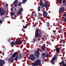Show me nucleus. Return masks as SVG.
<instances>
[{
    "label": "nucleus",
    "instance_id": "obj_46",
    "mask_svg": "<svg viewBox=\"0 0 66 66\" xmlns=\"http://www.w3.org/2000/svg\"><path fill=\"white\" fill-rule=\"evenodd\" d=\"M39 23H40V24H42V23L41 22H39Z\"/></svg>",
    "mask_w": 66,
    "mask_h": 66
},
{
    "label": "nucleus",
    "instance_id": "obj_50",
    "mask_svg": "<svg viewBox=\"0 0 66 66\" xmlns=\"http://www.w3.org/2000/svg\"><path fill=\"white\" fill-rule=\"evenodd\" d=\"M22 45H21V47H22Z\"/></svg>",
    "mask_w": 66,
    "mask_h": 66
},
{
    "label": "nucleus",
    "instance_id": "obj_43",
    "mask_svg": "<svg viewBox=\"0 0 66 66\" xmlns=\"http://www.w3.org/2000/svg\"><path fill=\"white\" fill-rule=\"evenodd\" d=\"M53 32H54V33H55V32H56V30H55V31L54 30H53Z\"/></svg>",
    "mask_w": 66,
    "mask_h": 66
},
{
    "label": "nucleus",
    "instance_id": "obj_37",
    "mask_svg": "<svg viewBox=\"0 0 66 66\" xmlns=\"http://www.w3.org/2000/svg\"><path fill=\"white\" fill-rule=\"evenodd\" d=\"M7 40L8 42H9V41L11 40V39L9 38Z\"/></svg>",
    "mask_w": 66,
    "mask_h": 66
},
{
    "label": "nucleus",
    "instance_id": "obj_47",
    "mask_svg": "<svg viewBox=\"0 0 66 66\" xmlns=\"http://www.w3.org/2000/svg\"><path fill=\"white\" fill-rule=\"evenodd\" d=\"M63 39H60V41H62Z\"/></svg>",
    "mask_w": 66,
    "mask_h": 66
},
{
    "label": "nucleus",
    "instance_id": "obj_24",
    "mask_svg": "<svg viewBox=\"0 0 66 66\" xmlns=\"http://www.w3.org/2000/svg\"><path fill=\"white\" fill-rule=\"evenodd\" d=\"M44 4V5H45V8H47V7H48V3H45Z\"/></svg>",
    "mask_w": 66,
    "mask_h": 66
},
{
    "label": "nucleus",
    "instance_id": "obj_55",
    "mask_svg": "<svg viewBox=\"0 0 66 66\" xmlns=\"http://www.w3.org/2000/svg\"><path fill=\"white\" fill-rule=\"evenodd\" d=\"M56 4H57V2H56Z\"/></svg>",
    "mask_w": 66,
    "mask_h": 66
},
{
    "label": "nucleus",
    "instance_id": "obj_1",
    "mask_svg": "<svg viewBox=\"0 0 66 66\" xmlns=\"http://www.w3.org/2000/svg\"><path fill=\"white\" fill-rule=\"evenodd\" d=\"M38 33H39L38 30V29H36L35 30V38H34L33 39V40L32 41L33 43H34L36 42V39H39V38L41 37L42 35H41V34H39Z\"/></svg>",
    "mask_w": 66,
    "mask_h": 66
},
{
    "label": "nucleus",
    "instance_id": "obj_6",
    "mask_svg": "<svg viewBox=\"0 0 66 66\" xmlns=\"http://www.w3.org/2000/svg\"><path fill=\"white\" fill-rule=\"evenodd\" d=\"M34 55L36 57L37 59H38L39 57V55H40V53L39 51H38L37 50L34 53Z\"/></svg>",
    "mask_w": 66,
    "mask_h": 66
},
{
    "label": "nucleus",
    "instance_id": "obj_25",
    "mask_svg": "<svg viewBox=\"0 0 66 66\" xmlns=\"http://www.w3.org/2000/svg\"><path fill=\"white\" fill-rule=\"evenodd\" d=\"M27 1V0H23V1H22V3L23 4H25Z\"/></svg>",
    "mask_w": 66,
    "mask_h": 66
},
{
    "label": "nucleus",
    "instance_id": "obj_30",
    "mask_svg": "<svg viewBox=\"0 0 66 66\" xmlns=\"http://www.w3.org/2000/svg\"><path fill=\"white\" fill-rule=\"evenodd\" d=\"M40 5L41 6H42L43 5V2H40Z\"/></svg>",
    "mask_w": 66,
    "mask_h": 66
},
{
    "label": "nucleus",
    "instance_id": "obj_36",
    "mask_svg": "<svg viewBox=\"0 0 66 66\" xmlns=\"http://www.w3.org/2000/svg\"><path fill=\"white\" fill-rule=\"evenodd\" d=\"M45 6L44 5V4L43 5L41 6V7L42 8H43V7H44Z\"/></svg>",
    "mask_w": 66,
    "mask_h": 66
},
{
    "label": "nucleus",
    "instance_id": "obj_63",
    "mask_svg": "<svg viewBox=\"0 0 66 66\" xmlns=\"http://www.w3.org/2000/svg\"><path fill=\"white\" fill-rule=\"evenodd\" d=\"M23 26H24V25H23Z\"/></svg>",
    "mask_w": 66,
    "mask_h": 66
},
{
    "label": "nucleus",
    "instance_id": "obj_10",
    "mask_svg": "<svg viewBox=\"0 0 66 66\" xmlns=\"http://www.w3.org/2000/svg\"><path fill=\"white\" fill-rule=\"evenodd\" d=\"M42 57L43 58H45V57H47L49 56V54L44 53H42Z\"/></svg>",
    "mask_w": 66,
    "mask_h": 66
},
{
    "label": "nucleus",
    "instance_id": "obj_22",
    "mask_svg": "<svg viewBox=\"0 0 66 66\" xmlns=\"http://www.w3.org/2000/svg\"><path fill=\"white\" fill-rule=\"evenodd\" d=\"M62 66H66V64H65V62H64V61H62Z\"/></svg>",
    "mask_w": 66,
    "mask_h": 66
},
{
    "label": "nucleus",
    "instance_id": "obj_3",
    "mask_svg": "<svg viewBox=\"0 0 66 66\" xmlns=\"http://www.w3.org/2000/svg\"><path fill=\"white\" fill-rule=\"evenodd\" d=\"M19 51L17 52H15L12 55V57L13 58H14V57H15V58L14 59V60L15 61H18V54H19ZM16 55H17V56L16 57Z\"/></svg>",
    "mask_w": 66,
    "mask_h": 66
},
{
    "label": "nucleus",
    "instance_id": "obj_5",
    "mask_svg": "<svg viewBox=\"0 0 66 66\" xmlns=\"http://www.w3.org/2000/svg\"><path fill=\"white\" fill-rule=\"evenodd\" d=\"M29 59H30L32 61H33L36 59V57H35L34 54H32L30 55L29 56Z\"/></svg>",
    "mask_w": 66,
    "mask_h": 66
},
{
    "label": "nucleus",
    "instance_id": "obj_62",
    "mask_svg": "<svg viewBox=\"0 0 66 66\" xmlns=\"http://www.w3.org/2000/svg\"><path fill=\"white\" fill-rule=\"evenodd\" d=\"M3 53V54H4V53Z\"/></svg>",
    "mask_w": 66,
    "mask_h": 66
},
{
    "label": "nucleus",
    "instance_id": "obj_64",
    "mask_svg": "<svg viewBox=\"0 0 66 66\" xmlns=\"http://www.w3.org/2000/svg\"><path fill=\"white\" fill-rule=\"evenodd\" d=\"M58 25V26H59V25Z\"/></svg>",
    "mask_w": 66,
    "mask_h": 66
},
{
    "label": "nucleus",
    "instance_id": "obj_23",
    "mask_svg": "<svg viewBox=\"0 0 66 66\" xmlns=\"http://www.w3.org/2000/svg\"><path fill=\"white\" fill-rule=\"evenodd\" d=\"M59 28V31L58 32H59V33H61V31H62V28H61V27H58V29Z\"/></svg>",
    "mask_w": 66,
    "mask_h": 66
},
{
    "label": "nucleus",
    "instance_id": "obj_8",
    "mask_svg": "<svg viewBox=\"0 0 66 66\" xmlns=\"http://www.w3.org/2000/svg\"><path fill=\"white\" fill-rule=\"evenodd\" d=\"M56 59H57V57H53L51 60V62L52 64H53V65L54 64V62L56 60Z\"/></svg>",
    "mask_w": 66,
    "mask_h": 66
},
{
    "label": "nucleus",
    "instance_id": "obj_49",
    "mask_svg": "<svg viewBox=\"0 0 66 66\" xmlns=\"http://www.w3.org/2000/svg\"><path fill=\"white\" fill-rule=\"evenodd\" d=\"M11 18H12L13 17V15H11Z\"/></svg>",
    "mask_w": 66,
    "mask_h": 66
},
{
    "label": "nucleus",
    "instance_id": "obj_41",
    "mask_svg": "<svg viewBox=\"0 0 66 66\" xmlns=\"http://www.w3.org/2000/svg\"><path fill=\"white\" fill-rule=\"evenodd\" d=\"M44 38H45V39L47 40V37H44Z\"/></svg>",
    "mask_w": 66,
    "mask_h": 66
},
{
    "label": "nucleus",
    "instance_id": "obj_28",
    "mask_svg": "<svg viewBox=\"0 0 66 66\" xmlns=\"http://www.w3.org/2000/svg\"><path fill=\"white\" fill-rule=\"evenodd\" d=\"M57 1L58 2L60 3H62V0H57Z\"/></svg>",
    "mask_w": 66,
    "mask_h": 66
},
{
    "label": "nucleus",
    "instance_id": "obj_40",
    "mask_svg": "<svg viewBox=\"0 0 66 66\" xmlns=\"http://www.w3.org/2000/svg\"><path fill=\"white\" fill-rule=\"evenodd\" d=\"M2 22V21H1V20L0 19V23H1Z\"/></svg>",
    "mask_w": 66,
    "mask_h": 66
},
{
    "label": "nucleus",
    "instance_id": "obj_58",
    "mask_svg": "<svg viewBox=\"0 0 66 66\" xmlns=\"http://www.w3.org/2000/svg\"><path fill=\"white\" fill-rule=\"evenodd\" d=\"M56 55H58V54H57Z\"/></svg>",
    "mask_w": 66,
    "mask_h": 66
},
{
    "label": "nucleus",
    "instance_id": "obj_32",
    "mask_svg": "<svg viewBox=\"0 0 66 66\" xmlns=\"http://www.w3.org/2000/svg\"><path fill=\"white\" fill-rule=\"evenodd\" d=\"M47 44L48 45H50L51 44V43L50 42V41H48L47 42Z\"/></svg>",
    "mask_w": 66,
    "mask_h": 66
},
{
    "label": "nucleus",
    "instance_id": "obj_45",
    "mask_svg": "<svg viewBox=\"0 0 66 66\" xmlns=\"http://www.w3.org/2000/svg\"><path fill=\"white\" fill-rule=\"evenodd\" d=\"M50 28H51V27H50L49 28H48V30H50Z\"/></svg>",
    "mask_w": 66,
    "mask_h": 66
},
{
    "label": "nucleus",
    "instance_id": "obj_51",
    "mask_svg": "<svg viewBox=\"0 0 66 66\" xmlns=\"http://www.w3.org/2000/svg\"><path fill=\"white\" fill-rule=\"evenodd\" d=\"M59 17H61V15H59Z\"/></svg>",
    "mask_w": 66,
    "mask_h": 66
},
{
    "label": "nucleus",
    "instance_id": "obj_52",
    "mask_svg": "<svg viewBox=\"0 0 66 66\" xmlns=\"http://www.w3.org/2000/svg\"><path fill=\"white\" fill-rule=\"evenodd\" d=\"M55 50H54L53 51H55Z\"/></svg>",
    "mask_w": 66,
    "mask_h": 66
},
{
    "label": "nucleus",
    "instance_id": "obj_44",
    "mask_svg": "<svg viewBox=\"0 0 66 66\" xmlns=\"http://www.w3.org/2000/svg\"><path fill=\"white\" fill-rule=\"evenodd\" d=\"M8 5H9V4H7L6 5V6H8Z\"/></svg>",
    "mask_w": 66,
    "mask_h": 66
},
{
    "label": "nucleus",
    "instance_id": "obj_20",
    "mask_svg": "<svg viewBox=\"0 0 66 66\" xmlns=\"http://www.w3.org/2000/svg\"><path fill=\"white\" fill-rule=\"evenodd\" d=\"M46 28L48 29L49 27H50V23L49 22H46Z\"/></svg>",
    "mask_w": 66,
    "mask_h": 66
},
{
    "label": "nucleus",
    "instance_id": "obj_48",
    "mask_svg": "<svg viewBox=\"0 0 66 66\" xmlns=\"http://www.w3.org/2000/svg\"><path fill=\"white\" fill-rule=\"evenodd\" d=\"M28 65H30V63H28Z\"/></svg>",
    "mask_w": 66,
    "mask_h": 66
},
{
    "label": "nucleus",
    "instance_id": "obj_11",
    "mask_svg": "<svg viewBox=\"0 0 66 66\" xmlns=\"http://www.w3.org/2000/svg\"><path fill=\"white\" fill-rule=\"evenodd\" d=\"M5 64V61L3 60L0 59V66L3 65Z\"/></svg>",
    "mask_w": 66,
    "mask_h": 66
},
{
    "label": "nucleus",
    "instance_id": "obj_35",
    "mask_svg": "<svg viewBox=\"0 0 66 66\" xmlns=\"http://www.w3.org/2000/svg\"><path fill=\"white\" fill-rule=\"evenodd\" d=\"M63 4H64L65 3V0H63Z\"/></svg>",
    "mask_w": 66,
    "mask_h": 66
},
{
    "label": "nucleus",
    "instance_id": "obj_18",
    "mask_svg": "<svg viewBox=\"0 0 66 66\" xmlns=\"http://www.w3.org/2000/svg\"><path fill=\"white\" fill-rule=\"evenodd\" d=\"M55 50H56V51L57 52V53H59L60 50V48L59 47L56 48H55Z\"/></svg>",
    "mask_w": 66,
    "mask_h": 66
},
{
    "label": "nucleus",
    "instance_id": "obj_39",
    "mask_svg": "<svg viewBox=\"0 0 66 66\" xmlns=\"http://www.w3.org/2000/svg\"><path fill=\"white\" fill-rule=\"evenodd\" d=\"M11 11H13V9L12 8H11Z\"/></svg>",
    "mask_w": 66,
    "mask_h": 66
},
{
    "label": "nucleus",
    "instance_id": "obj_59",
    "mask_svg": "<svg viewBox=\"0 0 66 66\" xmlns=\"http://www.w3.org/2000/svg\"><path fill=\"white\" fill-rule=\"evenodd\" d=\"M43 60H44V59H43Z\"/></svg>",
    "mask_w": 66,
    "mask_h": 66
},
{
    "label": "nucleus",
    "instance_id": "obj_15",
    "mask_svg": "<svg viewBox=\"0 0 66 66\" xmlns=\"http://www.w3.org/2000/svg\"><path fill=\"white\" fill-rule=\"evenodd\" d=\"M38 16L37 17V18L38 19V20H39V19H40V17L43 16V15H42V14H41L40 13H38Z\"/></svg>",
    "mask_w": 66,
    "mask_h": 66
},
{
    "label": "nucleus",
    "instance_id": "obj_26",
    "mask_svg": "<svg viewBox=\"0 0 66 66\" xmlns=\"http://www.w3.org/2000/svg\"><path fill=\"white\" fill-rule=\"evenodd\" d=\"M40 7H41L40 6H38V12L40 11Z\"/></svg>",
    "mask_w": 66,
    "mask_h": 66
},
{
    "label": "nucleus",
    "instance_id": "obj_16",
    "mask_svg": "<svg viewBox=\"0 0 66 66\" xmlns=\"http://www.w3.org/2000/svg\"><path fill=\"white\" fill-rule=\"evenodd\" d=\"M22 54L21 53L19 54V56L18 55V59L19 60H20L22 58Z\"/></svg>",
    "mask_w": 66,
    "mask_h": 66
},
{
    "label": "nucleus",
    "instance_id": "obj_60",
    "mask_svg": "<svg viewBox=\"0 0 66 66\" xmlns=\"http://www.w3.org/2000/svg\"><path fill=\"white\" fill-rule=\"evenodd\" d=\"M51 37H52V36H51Z\"/></svg>",
    "mask_w": 66,
    "mask_h": 66
},
{
    "label": "nucleus",
    "instance_id": "obj_9",
    "mask_svg": "<svg viewBox=\"0 0 66 66\" xmlns=\"http://www.w3.org/2000/svg\"><path fill=\"white\" fill-rule=\"evenodd\" d=\"M18 0H15L13 3L12 4L14 5L16 7L17 6H18L17 3H18Z\"/></svg>",
    "mask_w": 66,
    "mask_h": 66
},
{
    "label": "nucleus",
    "instance_id": "obj_12",
    "mask_svg": "<svg viewBox=\"0 0 66 66\" xmlns=\"http://www.w3.org/2000/svg\"><path fill=\"white\" fill-rule=\"evenodd\" d=\"M14 60V58H10L8 60V62L10 63H13V61Z\"/></svg>",
    "mask_w": 66,
    "mask_h": 66
},
{
    "label": "nucleus",
    "instance_id": "obj_27",
    "mask_svg": "<svg viewBox=\"0 0 66 66\" xmlns=\"http://www.w3.org/2000/svg\"><path fill=\"white\" fill-rule=\"evenodd\" d=\"M3 10H4V9H0V14H1L2 12V11H3Z\"/></svg>",
    "mask_w": 66,
    "mask_h": 66
},
{
    "label": "nucleus",
    "instance_id": "obj_61",
    "mask_svg": "<svg viewBox=\"0 0 66 66\" xmlns=\"http://www.w3.org/2000/svg\"><path fill=\"white\" fill-rule=\"evenodd\" d=\"M12 18V19H13V18Z\"/></svg>",
    "mask_w": 66,
    "mask_h": 66
},
{
    "label": "nucleus",
    "instance_id": "obj_13",
    "mask_svg": "<svg viewBox=\"0 0 66 66\" xmlns=\"http://www.w3.org/2000/svg\"><path fill=\"white\" fill-rule=\"evenodd\" d=\"M55 35H54V36H53V40H52V41H54V40H55V39H57V40H59L57 39V38L56 37V35L55 34Z\"/></svg>",
    "mask_w": 66,
    "mask_h": 66
},
{
    "label": "nucleus",
    "instance_id": "obj_21",
    "mask_svg": "<svg viewBox=\"0 0 66 66\" xmlns=\"http://www.w3.org/2000/svg\"><path fill=\"white\" fill-rule=\"evenodd\" d=\"M5 12L4 11H3L0 14L1 16H3L5 14Z\"/></svg>",
    "mask_w": 66,
    "mask_h": 66
},
{
    "label": "nucleus",
    "instance_id": "obj_2",
    "mask_svg": "<svg viewBox=\"0 0 66 66\" xmlns=\"http://www.w3.org/2000/svg\"><path fill=\"white\" fill-rule=\"evenodd\" d=\"M41 63V60L39 59H37L35 61L34 63H32V66H39L40 65V63Z\"/></svg>",
    "mask_w": 66,
    "mask_h": 66
},
{
    "label": "nucleus",
    "instance_id": "obj_42",
    "mask_svg": "<svg viewBox=\"0 0 66 66\" xmlns=\"http://www.w3.org/2000/svg\"><path fill=\"white\" fill-rule=\"evenodd\" d=\"M64 21L65 22H66V18H65L64 19Z\"/></svg>",
    "mask_w": 66,
    "mask_h": 66
},
{
    "label": "nucleus",
    "instance_id": "obj_29",
    "mask_svg": "<svg viewBox=\"0 0 66 66\" xmlns=\"http://www.w3.org/2000/svg\"><path fill=\"white\" fill-rule=\"evenodd\" d=\"M15 15V13H14V12H12L11 13V16H13V15Z\"/></svg>",
    "mask_w": 66,
    "mask_h": 66
},
{
    "label": "nucleus",
    "instance_id": "obj_38",
    "mask_svg": "<svg viewBox=\"0 0 66 66\" xmlns=\"http://www.w3.org/2000/svg\"><path fill=\"white\" fill-rule=\"evenodd\" d=\"M34 16L35 17H36L37 16V14H35L34 15Z\"/></svg>",
    "mask_w": 66,
    "mask_h": 66
},
{
    "label": "nucleus",
    "instance_id": "obj_57",
    "mask_svg": "<svg viewBox=\"0 0 66 66\" xmlns=\"http://www.w3.org/2000/svg\"><path fill=\"white\" fill-rule=\"evenodd\" d=\"M64 61H66V60H65Z\"/></svg>",
    "mask_w": 66,
    "mask_h": 66
},
{
    "label": "nucleus",
    "instance_id": "obj_31",
    "mask_svg": "<svg viewBox=\"0 0 66 66\" xmlns=\"http://www.w3.org/2000/svg\"><path fill=\"white\" fill-rule=\"evenodd\" d=\"M26 26H25L24 27V29H26V28H27L28 27V25L27 26V25L26 24Z\"/></svg>",
    "mask_w": 66,
    "mask_h": 66
},
{
    "label": "nucleus",
    "instance_id": "obj_19",
    "mask_svg": "<svg viewBox=\"0 0 66 66\" xmlns=\"http://www.w3.org/2000/svg\"><path fill=\"white\" fill-rule=\"evenodd\" d=\"M64 10L65 9L64 8V7H63L62 8H60L59 11L60 12H64Z\"/></svg>",
    "mask_w": 66,
    "mask_h": 66
},
{
    "label": "nucleus",
    "instance_id": "obj_33",
    "mask_svg": "<svg viewBox=\"0 0 66 66\" xmlns=\"http://www.w3.org/2000/svg\"><path fill=\"white\" fill-rule=\"evenodd\" d=\"M18 6H20L21 5V2H20V3H18Z\"/></svg>",
    "mask_w": 66,
    "mask_h": 66
},
{
    "label": "nucleus",
    "instance_id": "obj_7",
    "mask_svg": "<svg viewBox=\"0 0 66 66\" xmlns=\"http://www.w3.org/2000/svg\"><path fill=\"white\" fill-rule=\"evenodd\" d=\"M23 10L22 8L18 9V12L17 13V15H18V16H19L20 14L21 15V13L22 12Z\"/></svg>",
    "mask_w": 66,
    "mask_h": 66
},
{
    "label": "nucleus",
    "instance_id": "obj_54",
    "mask_svg": "<svg viewBox=\"0 0 66 66\" xmlns=\"http://www.w3.org/2000/svg\"><path fill=\"white\" fill-rule=\"evenodd\" d=\"M39 22H40V21H39Z\"/></svg>",
    "mask_w": 66,
    "mask_h": 66
},
{
    "label": "nucleus",
    "instance_id": "obj_34",
    "mask_svg": "<svg viewBox=\"0 0 66 66\" xmlns=\"http://www.w3.org/2000/svg\"><path fill=\"white\" fill-rule=\"evenodd\" d=\"M37 51H40V52H42V51H41V50L39 49V48H38V49L37 50Z\"/></svg>",
    "mask_w": 66,
    "mask_h": 66
},
{
    "label": "nucleus",
    "instance_id": "obj_4",
    "mask_svg": "<svg viewBox=\"0 0 66 66\" xmlns=\"http://www.w3.org/2000/svg\"><path fill=\"white\" fill-rule=\"evenodd\" d=\"M21 41L19 40H16V41H12L11 43V45H21L20 42Z\"/></svg>",
    "mask_w": 66,
    "mask_h": 66
},
{
    "label": "nucleus",
    "instance_id": "obj_56",
    "mask_svg": "<svg viewBox=\"0 0 66 66\" xmlns=\"http://www.w3.org/2000/svg\"><path fill=\"white\" fill-rule=\"evenodd\" d=\"M56 29H57H57H58V28H56Z\"/></svg>",
    "mask_w": 66,
    "mask_h": 66
},
{
    "label": "nucleus",
    "instance_id": "obj_14",
    "mask_svg": "<svg viewBox=\"0 0 66 66\" xmlns=\"http://www.w3.org/2000/svg\"><path fill=\"white\" fill-rule=\"evenodd\" d=\"M47 12L45 11V10H44V11L43 12V16H45V17H46L47 16Z\"/></svg>",
    "mask_w": 66,
    "mask_h": 66
},
{
    "label": "nucleus",
    "instance_id": "obj_53",
    "mask_svg": "<svg viewBox=\"0 0 66 66\" xmlns=\"http://www.w3.org/2000/svg\"><path fill=\"white\" fill-rule=\"evenodd\" d=\"M43 20H42V19H41V21H43Z\"/></svg>",
    "mask_w": 66,
    "mask_h": 66
},
{
    "label": "nucleus",
    "instance_id": "obj_17",
    "mask_svg": "<svg viewBox=\"0 0 66 66\" xmlns=\"http://www.w3.org/2000/svg\"><path fill=\"white\" fill-rule=\"evenodd\" d=\"M46 45H45V44H44L43 45L42 49H43V51H45V50H46Z\"/></svg>",
    "mask_w": 66,
    "mask_h": 66
}]
</instances>
